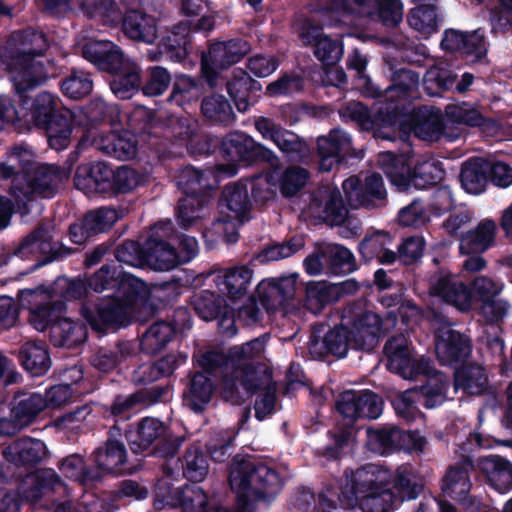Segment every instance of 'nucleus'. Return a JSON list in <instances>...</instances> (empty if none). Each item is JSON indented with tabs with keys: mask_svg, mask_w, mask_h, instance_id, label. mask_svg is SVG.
<instances>
[{
	"mask_svg": "<svg viewBox=\"0 0 512 512\" xmlns=\"http://www.w3.org/2000/svg\"><path fill=\"white\" fill-rule=\"evenodd\" d=\"M24 146H14L0 159V180L10 181L9 194L21 213L39 198L53 197L59 188L60 169L55 165L31 164Z\"/></svg>",
	"mask_w": 512,
	"mask_h": 512,
	"instance_id": "1",
	"label": "nucleus"
},
{
	"mask_svg": "<svg viewBox=\"0 0 512 512\" xmlns=\"http://www.w3.org/2000/svg\"><path fill=\"white\" fill-rule=\"evenodd\" d=\"M383 400L371 390H345L339 394L336 410L341 419L327 431L330 443L317 448L314 455L327 462L340 461L353 448L362 428L361 419H377L383 410Z\"/></svg>",
	"mask_w": 512,
	"mask_h": 512,
	"instance_id": "2",
	"label": "nucleus"
},
{
	"mask_svg": "<svg viewBox=\"0 0 512 512\" xmlns=\"http://www.w3.org/2000/svg\"><path fill=\"white\" fill-rule=\"evenodd\" d=\"M49 48L43 32L33 29L16 31L11 34L4 46L0 47V58L6 65L15 92L22 98L26 93L46 82L52 65L36 61Z\"/></svg>",
	"mask_w": 512,
	"mask_h": 512,
	"instance_id": "3",
	"label": "nucleus"
},
{
	"mask_svg": "<svg viewBox=\"0 0 512 512\" xmlns=\"http://www.w3.org/2000/svg\"><path fill=\"white\" fill-rule=\"evenodd\" d=\"M340 499L348 505L357 504L363 512H393L397 508L389 485V469L375 464L345 469Z\"/></svg>",
	"mask_w": 512,
	"mask_h": 512,
	"instance_id": "4",
	"label": "nucleus"
},
{
	"mask_svg": "<svg viewBox=\"0 0 512 512\" xmlns=\"http://www.w3.org/2000/svg\"><path fill=\"white\" fill-rule=\"evenodd\" d=\"M228 482L237 494V505L243 511L252 508L253 501L270 500L281 491L283 482L279 472L255 459L233 458Z\"/></svg>",
	"mask_w": 512,
	"mask_h": 512,
	"instance_id": "5",
	"label": "nucleus"
},
{
	"mask_svg": "<svg viewBox=\"0 0 512 512\" xmlns=\"http://www.w3.org/2000/svg\"><path fill=\"white\" fill-rule=\"evenodd\" d=\"M196 362L205 375L222 376L223 393L230 399L239 397L240 386L246 393L253 395L259 388L269 385L272 380V370L266 365L248 364L237 367L230 349L227 353L208 350L199 355Z\"/></svg>",
	"mask_w": 512,
	"mask_h": 512,
	"instance_id": "6",
	"label": "nucleus"
},
{
	"mask_svg": "<svg viewBox=\"0 0 512 512\" xmlns=\"http://www.w3.org/2000/svg\"><path fill=\"white\" fill-rule=\"evenodd\" d=\"M215 176L210 169H197L187 165L179 169L176 185L184 195L176 207L177 221L184 229H188L202 218L201 212L213 198Z\"/></svg>",
	"mask_w": 512,
	"mask_h": 512,
	"instance_id": "7",
	"label": "nucleus"
},
{
	"mask_svg": "<svg viewBox=\"0 0 512 512\" xmlns=\"http://www.w3.org/2000/svg\"><path fill=\"white\" fill-rule=\"evenodd\" d=\"M105 290H113L114 296L139 315H153L157 311L147 283L124 272L120 265L105 264L98 269V294Z\"/></svg>",
	"mask_w": 512,
	"mask_h": 512,
	"instance_id": "8",
	"label": "nucleus"
},
{
	"mask_svg": "<svg viewBox=\"0 0 512 512\" xmlns=\"http://www.w3.org/2000/svg\"><path fill=\"white\" fill-rule=\"evenodd\" d=\"M345 121H351L363 130L373 133L382 140H395V128L401 127L408 114L403 105H385L372 113L370 108L360 101H349L339 111Z\"/></svg>",
	"mask_w": 512,
	"mask_h": 512,
	"instance_id": "9",
	"label": "nucleus"
},
{
	"mask_svg": "<svg viewBox=\"0 0 512 512\" xmlns=\"http://www.w3.org/2000/svg\"><path fill=\"white\" fill-rule=\"evenodd\" d=\"M98 150L119 160L134 158L138 150L135 136L129 130H122L118 106L108 104L100 96H98Z\"/></svg>",
	"mask_w": 512,
	"mask_h": 512,
	"instance_id": "10",
	"label": "nucleus"
},
{
	"mask_svg": "<svg viewBox=\"0 0 512 512\" xmlns=\"http://www.w3.org/2000/svg\"><path fill=\"white\" fill-rule=\"evenodd\" d=\"M221 216L214 222L222 229L223 240L235 244L239 240V227L251 219L252 201L246 181L239 180L224 187L219 200Z\"/></svg>",
	"mask_w": 512,
	"mask_h": 512,
	"instance_id": "11",
	"label": "nucleus"
},
{
	"mask_svg": "<svg viewBox=\"0 0 512 512\" xmlns=\"http://www.w3.org/2000/svg\"><path fill=\"white\" fill-rule=\"evenodd\" d=\"M220 153L230 163V175L236 174V164L248 167L261 163L273 164L278 159L272 150L241 131L230 132L221 139Z\"/></svg>",
	"mask_w": 512,
	"mask_h": 512,
	"instance_id": "12",
	"label": "nucleus"
},
{
	"mask_svg": "<svg viewBox=\"0 0 512 512\" xmlns=\"http://www.w3.org/2000/svg\"><path fill=\"white\" fill-rule=\"evenodd\" d=\"M159 271H169L193 260L198 254L196 238L185 234L178 235L171 220L156 223Z\"/></svg>",
	"mask_w": 512,
	"mask_h": 512,
	"instance_id": "13",
	"label": "nucleus"
},
{
	"mask_svg": "<svg viewBox=\"0 0 512 512\" xmlns=\"http://www.w3.org/2000/svg\"><path fill=\"white\" fill-rule=\"evenodd\" d=\"M342 319L361 350L374 349L386 334L381 316L368 309L362 301L349 303L343 309Z\"/></svg>",
	"mask_w": 512,
	"mask_h": 512,
	"instance_id": "14",
	"label": "nucleus"
},
{
	"mask_svg": "<svg viewBox=\"0 0 512 512\" xmlns=\"http://www.w3.org/2000/svg\"><path fill=\"white\" fill-rule=\"evenodd\" d=\"M250 51V44L242 38L218 41L203 52L200 62L201 76L210 88L218 87L220 72L240 62Z\"/></svg>",
	"mask_w": 512,
	"mask_h": 512,
	"instance_id": "15",
	"label": "nucleus"
},
{
	"mask_svg": "<svg viewBox=\"0 0 512 512\" xmlns=\"http://www.w3.org/2000/svg\"><path fill=\"white\" fill-rule=\"evenodd\" d=\"M323 328V325H320V328L314 327L310 335L308 349L314 359L325 360L328 357L344 359L350 350L361 351L360 347L354 343L353 335L343 319L340 324L330 327L321 335Z\"/></svg>",
	"mask_w": 512,
	"mask_h": 512,
	"instance_id": "16",
	"label": "nucleus"
},
{
	"mask_svg": "<svg viewBox=\"0 0 512 512\" xmlns=\"http://www.w3.org/2000/svg\"><path fill=\"white\" fill-rule=\"evenodd\" d=\"M383 351L387 357V369L403 379L416 380L421 374L432 371L433 362L423 356L416 359L403 335L389 338Z\"/></svg>",
	"mask_w": 512,
	"mask_h": 512,
	"instance_id": "17",
	"label": "nucleus"
},
{
	"mask_svg": "<svg viewBox=\"0 0 512 512\" xmlns=\"http://www.w3.org/2000/svg\"><path fill=\"white\" fill-rule=\"evenodd\" d=\"M123 429L115 422L109 427L104 447H98V482L105 475L120 477L132 475L138 467L127 459V450L121 440Z\"/></svg>",
	"mask_w": 512,
	"mask_h": 512,
	"instance_id": "18",
	"label": "nucleus"
},
{
	"mask_svg": "<svg viewBox=\"0 0 512 512\" xmlns=\"http://www.w3.org/2000/svg\"><path fill=\"white\" fill-rule=\"evenodd\" d=\"M347 205L351 209H374L385 206L387 191L382 176L372 173L362 182L357 176H350L342 183Z\"/></svg>",
	"mask_w": 512,
	"mask_h": 512,
	"instance_id": "19",
	"label": "nucleus"
},
{
	"mask_svg": "<svg viewBox=\"0 0 512 512\" xmlns=\"http://www.w3.org/2000/svg\"><path fill=\"white\" fill-rule=\"evenodd\" d=\"M360 284L349 278L342 282L331 283L326 280L309 281L305 285L303 306L313 314L321 313L326 306L334 304L346 296L356 294Z\"/></svg>",
	"mask_w": 512,
	"mask_h": 512,
	"instance_id": "20",
	"label": "nucleus"
},
{
	"mask_svg": "<svg viewBox=\"0 0 512 512\" xmlns=\"http://www.w3.org/2000/svg\"><path fill=\"white\" fill-rule=\"evenodd\" d=\"M191 304L196 314L205 321L218 320L221 333L232 337L237 333L235 310L222 295L210 290H202L192 297Z\"/></svg>",
	"mask_w": 512,
	"mask_h": 512,
	"instance_id": "21",
	"label": "nucleus"
},
{
	"mask_svg": "<svg viewBox=\"0 0 512 512\" xmlns=\"http://www.w3.org/2000/svg\"><path fill=\"white\" fill-rule=\"evenodd\" d=\"M472 351L473 341L468 334L450 327L435 332V353L441 365L456 368L467 362Z\"/></svg>",
	"mask_w": 512,
	"mask_h": 512,
	"instance_id": "22",
	"label": "nucleus"
},
{
	"mask_svg": "<svg viewBox=\"0 0 512 512\" xmlns=\"http://www.w3.org/2000/svg\"><path fill=\"white\" fill-rule=\"evenodd\" d=\"M156 223L150 227L147 237L143 243L135 240H125L117 246L114 255L119 263L133 267H149L159 271L161 261L158 257V246Z\"/></svg>",
	"mask_w": 512,
	"mask_h": 512,
	"instance_id": "23",
	"label": "nucleus"
},
{
	"mask_svg": "<svg viewBox=\"0 0 512 512\" xmlns=\"http://www.w3.org/2000/svg\"><path fill=\"white\" fill-rule=\"evenodd\" d=\"M440 47L447 53L460 54L473 61H481L487 56L488 42L483 29L471 32L453 28L444 31Z\"/></svg>",
	"mask_w": 512,
	"mask_h": 512,
	"instance_id": "24",
	"label": "nucleus"
},
{
	"mask_svg": "<svg viewBox=\"0 0 512 512\" xmlns=\"http://www.w3.org/2000/svg\"><path fill=\"white\" fill-rule=\"evenodd\" d=\"M474 470L473 460L470 457H464L459 463L447 469L441 485L445 496L468 509L476 506V499L470 494L472 483L469 474Z\"/></svg>",
	"mask_w": 512,
	"mask_h": 512,
	"instance_id": "25",
	"label": "nucleus"
},
{
	"mask_svg": "<svg viewBox=\"0 0 512 512\" xmlns=\"http://www.w3.org/2000/svg\"><path fill=\"white\" fill-rule=\"evenodd\" d=\"M348 14L378 20L384 26L394 28L403 17L400 0H347Z\"/></svg>",
	"mask_w": 512,
	"mask_h": 512,
	"instance_id": "26",
	"label": "nucleus"
},
{
	"mask_svg": "<svg viewBox=\"0 0 512 512\" xmlns=\"http://www.w3.org/2000/svg\"><path fill=\"white\" fill-rule=\"evenodd\" d=\"M167 431L165 423L153 417H144L136 423L126 424L123 429L125 439L134 454H144Z\"/></svg>",
	"mask_w": 512,
	"mask_h": 512,
	"instance_id": "27",
	"label": "nucleus"
},
{
	"mask_svg": "<svg viewBox=\"0 0 512 512\" xmlns=\"http://www.w3.org/2000/svg\"><path fill=\"white\" fill-rule=\"evenodd\" d=\"M50 493L65 496L66 485L51 469H41L26 475L19 485V494L29 503L35 504Z\"/></svg>",
	"mask_w": 512,
	"mask_h": 512,
	"instance_id": "28",
	"label": "nucleus"
},
{
	"mask_svg": "<svg viewBox=\"0 0 512 512\" xmlns=\"http://www.w3.org/2000/svg\"><path fill=\"white\" fill-rule=\"evenodd\" d=\"M298 274L282 275L278 278L262 280L256 291L262 306L267 310H276L296 294Z\"/></svg>",
	"mask_w": 512,
	"mask_h": 512,
	"instance_id": "29",
	"label": "nucleus"
},
{
	"mask_svg": "<svg viewBox=\"0 0 512 512\" xmlns=\"http://www.w3.org/2000/svg\"><path fill=\"white\" fill-rule=\"evenodd\" d=\"M410 123L415 137L429 142H435L442 138L445 131L444 117L440 109L420 106L409 112L403 123Z\"/></svg>",
	"mask_w": 512,
	"mask_h": 512,
	"instance_id": "30",
	"label": "nucleus"
},
{
	"mask_svg": "<svg viewBox=\"0 0 512 512\" xmlns=\"http://www.w3.org/2000/svg\"><path fill=\"white\" fill-rule=\"evenodd\" d=\"M226 90L238 112L245 113L261 98L262 84L245 70L237 68L227 80Z\"/></svg>",
	"mask_w": 512,
	"mask_h": 512,
	"instance_id": "31",
	"label": "nucleus"
},
{
	"mask_svg": "<svg viewBox=\"0 0 512 512\" xmlns=\"http://www.w3.org/2000/svg\"><path fill=\"white\" fill-rule=\"evenodd\" d=\"M351 137L343 130L333 129L328 136L317 139L319 171L330 172L334 165L341 164L351 148Z\"/></svg>",
	"mask_w": 512,
	"mask_h": 512,
	"instance_id": "32",
	"label": "nucleus"
},
{
	"mask_svg": "<svg viewBox=\"0 0 512 512\" xmlns=\"http://www.w3.org/2000/svg\"><path fill=\"white\" fill-rule=\"evenodd\" d=\"M455 392L462 391L467 396H483L492 393V386L484 366L476 362H465L453 373Z\"/></svg>",
	"mask_w": 512,
	"mask_h": 512,
	"instance_id": "33",
	"label": "nucleus"
},
{
	"mask_svg": "<svg viewBox=\"0 0 512 512\" xmlns=\"http://www.w3.org/2000/svg\"><path fill=\"white\" fill-rule=\"evenodd\" d=\"M253 270L245 265L233 266L220 271L214 278L218 291L232 304L246 298L250 291Z\"/></svg>",
	"mask_w": 512,
	"mask_h": 512,
	"instance_id": "34",
	"label": "nucleus"
},
{
	"mask_svg": "<svg viewBox=\"0 0 512 512\" xmlns=\"http://www.w3.org/2000/svg\"><path fill=\"white\" fill-rule=\"evenodd\" d=\"M428 283L429 293L446 303L462 306L463 302H467V284L443 267L430 275Z\"/></svg>",
	"mask_w": 512,
	"mask_h": 512,
	"instance_id": "35",
	"label": "nucleus"
},
{
	"mask_svg": "<svg viewBox=\"0 0 512 512\" xmlns=\"http://www.w3.org/2000/svg\"><path fill=\"white\" fill-rule=\"evenodd\" d=\"M47 447L39 439L21 437L3 448L2 455L6 461L17 467L31 468L47 456Z\"/></svg>",
	"mask_w": 512,
	"mask_h": 512,
	"instance_id": "36",
	"label": "nucleus"
},
{
	"mask_svg": "<svg viewBox=\"0 0 512 512\" xmlns=\"http://www.w3.org/2000/svg\"><path fill=\"white\" fill-rule=\"evenodd\" d=\"M15 254L23 258L43 256L45 261H52L59 257L60 251L52 241L49 227L39 224L22 239Z\"/></svg>",
	"mask_w": 512,
	"mask_h": 512,
	"instance_id": "37",
	"label": "nucleus"
},
{
	"mask_svg": "<svg viewBox=\"0 0 512 512\" xmlns=\"http://www.w3.org/2000/svg\"><path fill=\"white\" fill-rule=\"evenodd\" d=\"M497 226L494 220L486 218L459 237L461 254H482L494 246Z\"/></svg>",
	"mask_w": 512,
	"mask_h": 512,
	"instance_id": "38",
	"label": "nucleus"
},
{
	"mask_svg": "<svg viewBox=\"0 0 512 512\" xmlns=\"http://www.w3.org/2000/svg\"><path fill=\"white\" fill-rule=\"evenodd\" d=\"M107 297L110 300L105 306L98 303V338L106 334V329L117 331L129 326L137 314L113 294Z\"/></svg>",
	"mask_w": 512,
	"mask_h": 512,
	"instance_id": "39",
	"label": "nucleus"
},
{
	"mask_svg": "<svg viewBox=\"0 0 512 512\" xmlns=\"http://www.w3.org/2000/svg\"><path fill=\"white\" fill-rule=\"evenodd\" d=\"M162 54L173 62H183L192 50V35L189 22L180 21L159 42Z\"/></svg>",
	"mask_w": 512,
	"mask_h": 512,
	"instance_id": "40",
	"label": "nucleus"
},
{
	"mask_svg": "<svg viewBox=\"0 0 512 512\" xmlns=\"http://www.w3.org/2000/svg\"><path fill=\"white\" fill-rule=\"evenodd\" d=\"M142 84V70L138 64L130 60L111 74L108 80L110 90L121 100H128L139 92L142 93Z\"/></svg>",
	"mask_w": 512,
	"mask_h": 512,
	"instance_id": "41",
	"label": "nucleus"
},
{
	"mask_svg": "<svg viewBox=\"0 0 512 512\" xmlns=\"http://www.w3.org/2000/svg\"><path fill=\"white\" fill-rule=\"evenodd\" d=\"M27 294L30 297L28 322L37 331L43 332L56 320L63 304L52 302L48 294L37 290L29 291Z\"/></svg>",
	"mask_w": 512,
	"mask_h": 512,
	"instance_id": "42",
	"label": "nucleus"
},
{
	"mask_svg": "<svg viewBox=\"0 0 512 512\" xmlns=\"http://www.w3.org/2000/svg\"><path fill=\"white\" fill-rule=\"evenodd\" d=\"M479 470L485 475L488 484L499 493L512 489V463L499 456L489 455L478 460Z\"/></svg>",
	"mask_w": 512,
	"mask_h": 512,
	"instance_id": "43",
	"label": "nucleus"
},
{
	"mask_svg": "<svg viewBox=\"0 0 512 512\" xmlns=\"http://www.w3.org/2000/svg\"><path fill=\"white\" fill-rule=\"evenodd\" d=\"M73 120V112L62 107L48 119L47 124L39 127L45 130L49 146L52 149L60 151L69 146L73 129Z\"/></svg>",
	"mask_w": 512,
	"mask_h": 512,
	"instance_id": "44",
	"label": "nucleus"
},
{
	"mask_svg": "<svg viewBox=\"0 0 512 512\" xmlns=\"http://www.w3.org/2000/svg\"><path fill=\"white\" fill-rule=\"evenodd\" d=\"M421 384L414 388L422 397V405L426 409H434L441 406L447 399V390L449 381L446 376L437 371L432 365V371L427 374H421Z\"/></svg>",
	"mask_w": 512,
	"mask_h": 512,
	"instance_id": "45",
	"label": "nucleus"
},
{
	"mask_svg": "<svg viewBox=\"0 0 512 512\" xmlns=\"http://www.w3.org/2000/svg\"><path fill=\"white\" fill-rule=\"evenodd\" d=\"M388 242H390L388 232L377 231L372 234H366L357 246L361 260L364 263H369L376 259L382 265L395 263L396 253L386 248Z\"/></svg>",
	"mask_w": 512,
	"mask_h": 512,
	"instance_id": "46",
	"label": "nucleus"
},
{
	"mask_svg": "<svg viewBox=\"0 0 512 512\" xmlns=\"http://www.w3.org/2000/svg\"><path fill=\"white\" fill-rule=\"evenodd\" d=\"M389 485L396 498L397 507L404 501L417 499L424 489L423 484L408 466H399L393 472L389 470Z\"/></svg>",
	"mask_w": 512,
	"mask_h": 512,
	"instance_id": "47",
	"label": "nucleus"
},
{
	"mask_svg": "<svg viewBox=\"0 0 512 512\" xmlns=\"http://www.w3.org/2000/svg\"><path fill=\"white\" fill-rule=\"evenodd\" d=\"M18 360L22 367L33 376H42L51 368V358L44 341L28 340L18 351Z\"/></svg>",
	"mask_w": 512,
	"mask_h": 512,
	"instance_id": "48",
	"label": "nucleus"
},
{
	"mask_svg": "<svg viewBox=\"0 0 512 512\" xmlns=\"http://www.w3.org/2000/svg\"><path fill=\"white\" fill-rule=\"evenodd\" d=\"M121 27L123 33L132 40L152 43L156 38L157 26L154 18L136 9L125 12Z\"/></svg>",
	"mask_w": 512,
	"mask_h": 512,
	"instance_id": "49",
	"label": "nucleus"
},
{
	"mask_svg": "<svg viewBox=\"0 0 512 512\" xmlns=\"http://www.w3.org/2000/svg\"><path fill=\"white\" fill-rule=\"evenodd\" d=\"M215 385L211 378L202 372L191 375L183 393L187 406L195 413H201L212 399Z\"/></svg>",
	"mask_w": 512,
	"mask_h": 512,
	"instance_id": "50",
	"label": "nucleus"
},
{
	"mask_svg": "<svg viewBox=\"0 0 512 512\" xmlns=\"http://www.w3.org/2000/svg\"><path fill=\"white\" fill-rule=\"evenodd\" d=\"M200 110L204 120L212 125L228 126L236 120L230 101L222 94L204 96Z\"/></svg>",
	"mask_w": 512,
	"mask_h": 512,
	"instance_id": "51",
	"label": "nucleus"
},
{
	"mask_svg": "<svg viewBox=\"0 0 512 512\" xmlns=\"http://www.w3.org/2000/svg\"><path fill=\"white\" fill-rule=\"evenodd\" d=\"M419 86V74L411 69L400 68L393 71L391 83L385 89L386 105L399 104L407 108L400 100L412 97Z\"/></svg>",
	"mask_w": 512,
	"mask_h": 512,
	"instance_id": "52",
	"label": "nucleus"
},
{
	"mask_svg": "<svg viewBox=\"0 0 512 512\" xmlns=\"http://www.w3.org/2000/svg\"><path fill=\"white\" fill-rule=\"evenodd\" d=\"M176 330L167 320L152 323L140 338V349L143 353L156 355L176 338Z\"/></svg>",
	"mask_w": 512,
	"mask_h": 512,
	"instance_id": "53",
	"label": "nucleus"
},
{
	"mask_svg": "<svg viewBox=\"0 0 512 512\" xmlns=\"http://www.w3.org/2000/svg\"><path fill=\"white\" fill-rule=\"evenodd\" d=\"M84 325L70 319H58L50 327V341L58 348L71 349L83 343L87 338Z\"/></svg>",
	"mask_w": 512,
	"mask_h": 512,
	"instance_id": "54",
	"label": "nucleus"
},
{
	"mask_svg": "<svg viewBox=\"0 0 512 512\" xmlns=\"http://www.w3.org/2000/svg\"><path fill=\"white\" fill-rule=\"evenodd\" d=\"M460 182L463 189L470 194L483 193L488 184L486 158L471 157L462 164Z\"/></svg>",
	"mask_w": 512,
	"mask_h": 512,
	"instance_id": "55",
	"label": "nucleus"
},
{
	"mask_svg": "<svg viewBox=\"0 0 512 512\" xmlns=\"http://www.w3.org/2000/svg\"><path fill=\"white\" fill-rule=\"evenodd\" d=\"M327 270L335 275H347L358 269L352 251L342 244H330L321 248Z\"/></svg>",
	"mask_w": 512,
	"mask_h": 512,
	"instance_id": "56",
	"label": "nucleus"
},
{
	"mask_svg": "<svg viewBox=\"0 0 512 512\" xmlns=\"http://www.w3.org/2000/svg\"><path fill=\"white\" fill-rule=\"evenodd\" d=\"M380 163L383 172L393 185L402 190L409 189L412 169L407 157L403 154L386 151L380 155Z\"/></svg>",
	"mask_w": 512,
	"mask_h": 512,
	"instance_id": "57",
	"label": "nucleus"
},
{
	"mask_svg": "<svg viewBox=\"0 0 512 512\" xmlns=\"http://www.w3.org/2000/svg\"><path fill=\"white\" fill-rule=\"evenodd\" d=\"M46 409V402L43 395L39 393L18 392L14 397L12 416L25 428L35 421L37 416Z\"/></svg>",
	"mask_w": 512,
	"mask_h": 512,
	"instance_id": "58",
	"label": "nucleus"
},
{
	"mask_svg": "<svg viewBox=\"0 0 512 512\" xmlns=\"http://www.w3.org/2000/svg\"><path fill=\"white\" fill-rule=\"evenodd\" d=\"M366 437V446L374 453L390 455L397 452V440H399L397 426L368 427L366 429Z\"/></svg>",
	"mask_w": 512,
	"mask_h": 512,
	"instance_id": "59",
	"label": "nucleus"
},
{
	"mask_svg": "<svg viewBox=\"0 0 512 512\" xmlns=\"http://www.w3.org/2000/svg\"><path fill=\"white\" fill-rule=\"evenodd\" d=\"M183 476L194 483L203 481L209 469L207 456L198 445L188 447L181 459Z\"/></svg>",
	"mask_w": 512,
	"mask_h": 512,
	"instance_id": "60",
	"label": "nucleus"
},
{
	"mask_svg": "<svg viewBox=\"0 0 512 512\" xmlns=\"http://www.w3.org/2000/svg\"><path fill=\"white\" fill-rule=\"evenodd\" d=\"M94 275H84L75 279L58 278L55 289L66 300L88 298L90 291H96Z\"/></svg>",
	"mask_w": 512,
	"mask_h": 512,
	"instance_id": "61",
	"label": "nucleus"
},
{
	"mask_svg": "<svg viewBox=\"0 0 512 512\" xmlns=\"http://www.w3.org/2000/svg\"><path fill=\"white\" fill-rule=\"evenodd\" d=\"M128 61L129 59L125 58L123 50L117 44L98 39V71L111 75Z\"/></svg>",
	"mask_w": 512,
	"mask_h": 512,
	"instance_id": "62",
	"label": "nucleus"
},
{
	"mask_svg": "<svg viewBox=\"0 0 512 512\" xmlns=\"http://www.w3.org/2000/svg\"><path fill=\"white\" fill-rule=\"evenodd\" d=\"M172 75L163 66H149L143 76L142 94L147 97L163 95L171 86Z\"/></svg>",
	"mask_w": 512,
	"mask_h": 512,
	"instance_id": "63",
	"label": "nucleus"
},
{
	"mask_svg": "<svg viewBox=\"0 0 512 512\" xmlns=\"http://www.w3.org/2000/svg\"><path fill=\"white\" fill-rule=\"evenodd\" d=\"M437 9L432 4H420L410 10L409 25L421 34L431 35L438 30Z\"/></svg>",
	"mask_w": 512,
	"mask_h": 512,
	"instance_id": "64",
	"label": "nucleus"
}]
</instances>
